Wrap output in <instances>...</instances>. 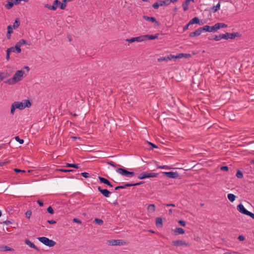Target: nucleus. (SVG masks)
Wrapping results in <instances>:
<instances>
[{
  "instance_id": "69168bd1",
  "label": "nucleus",
  "mask_w": 254,
  "mask_h": 254,
  "mask_svg": "<svg viewBox=\"0 0 254 254\" xmlns=\"http://www.w3.org/2000/svg\"><path fill=\"white\" fill-rule=\"evenodd\" d=\"M245 240V238L242 235H239V241H243Z\"/></svg>"
},
{
  "instance_id": "8fccbe9b",
  "label": "nucleus",
  "mask_w": 254,
  "mask_h": 254,
  "mask_svg": "<svg viewBox=\"0 0 254 254\" xmlns=\"http://www.w3.org/2000/svg\"><path fill=\"white\" fill-rule=\"evenodd\" d=\"M157 168H159V169H170L168 166L167 165H164V166H157Z\"/></svg>"
},
{
  "instance_id": "cd10ccee",
  "label": "nucleus",
  "mask_w": 254,
  "mask_h": 254,
  "mask_svg": "<svg viewBox=\"0 0 254 254\" xmlns=\"http://www.w3.org/2000/svg\"><path fill=\"white\" fill-rule=\"evenodd\" d=\"M147 209L150 212H154L155 211V205L154 204H151L148 205Z\"/></svg>"
},
{
  "instance_id": "13d9d810",
  "label": "nucleus",
  "mask_w": 254,
  "mask_h": 254,
  "mask_svg": "<svg viewBox=\"0 0 254 254\" xmlns=\"http://www.w3.org/2000/svg\"><path fill=\"white\" fill-rule=\"evenodd\" d=\"M220 169L222 170V171H227L228 170V167L227 166H222L220 168Z\"/></svg>"
},
{
  "instance_id": "aec40b11",
  "label": "nucleus",
  "mask_w": 254,
  "mask_h": 254,
  "mask_svg": "<svg viewBox=\"0 0 254 254\" xmlns=\"http://www.w3.org/2000/svg\"><path fill=\"white\" fill-rule=\"evenodd\" d=\"M190 1L194 2V0H186L183 3L182 6L184 11H187L189 9V5Z\"/></svg>"
},
{
  "instance_id": "c9c22d12",
  "label": "nucleus",
  "mask_w": 254,
  "mask_h": 254,
  "mask_svg": "<svg viewBox=\"0 0 254 254\" xmlns=\"http://www.w3.org/2000/svg\"><path fill=\"white\" fill-rule=\"evenodd\" d=\"M174 231L178 234H183L185 233V231L182 228H177Z\"/></svg>"
},
{
  "instance_id": "f8f14e48",
  "label": "nucleus",
  "mask_w": 254,
  "mask_h": 254,
  "mask_svg": "<svg viewBox=\"0 0 254 254\" xmlns=\"http://www.w3.org/2000/svg\"><path fill=\"white\" fill-rule=\"evenodd\" d=\"M174 55H172L171 54V55H168L167 57H160V58H158L157 60L159 62H163V61L167 62L168 61H171V60L174 59Z\"/></svg>"
},
{
  "instance_id": "20e7f679",
  "label": "nucleus",
  "mask_w": 254,
  "mask_h": 254,
  "mask_svg": "<svg viewBox=\"0 0 254 254\" xmlns=\"http://www.w3.org/2000/svg\"><path fill=\"white\" fill-rule=\"evenodd\" d=\"M116 172L123 176L128 178L132 177L134 175V172L128 171L127 170L122 168L117 169L116 170Z\"/></svg>"
},
{
  "instance_id": "5701e85b",
  "label": "nucleus",
  "mask_w": 254,
  "mask_h": 254,
  "mask_svg": "<svg viewBox=\"0 0 254 254\" xmlns=\"http://www.w3.org/2000/svg\"><path fill=\"white\" fill-rule=\"evenodd\" d=\"M9 76V74L7 71H3L0 73V81Z\"/></svg>"
},
{
  "instance_id": "4be33fe9",
  "label": "nucleus",
  "mask_w": 254,
  "mask_h": 254,
  "mask_svg": "<svg viewBox=\"0 0 254 254\" xmlns=\"http://www.w3.org/2000/svg\"><path fill=\"white\" fill-rule=\"evenodd\" d=\"M159 34H156L154 35H145V40H154L158 38Z\"/></svg>"
},
{
  "instance_id": "f03ea898",
  "label": "nucleus",
  "mask_w": 254,
  "mask_h": 254,
  "mask_svg": "<svg viewBox=\"0 0 254 254\" xmlns=\"http://www.w3.org/2000/svg\"><path fill=\"white\" fill-rule=\"evenodd\" d=\"M13 104L16 109L19 110H23L26 107L28 108L31 105V102L28 100H24L21 102H14Z\"/></svg>"
},
{
  "instance_id": "09e8293b",
  "label": "nucleus",
  "mask_w": 254,
  "mask_h": 254,
  "mask_svg": "<svg viewBox=\"0 0 254 254\" xmlns=\"http://www.w3.org/2000/svg\"><path fill=\"white\" fill-rule=\"evenodd\" d=\"M47 211L48 213L50 214H53L54 213V210L53 208L51 206H49L47 208Z\"/></svg>"
},
{
  "instance_id": "6e6552de",
  "label": "nucleus",
  "mask_w": 254,
  "mask_h": 254,
  "mask_svg": "<svg viewBox=\"0 0 254 254\" xmlns=\"http://www.w3.org/2000/svg\"><path fill=\"white\" fill-rule=\"evenodd\" d=\"M202 28V30H203V31L205 32H215L217 31V29H216V24L212 26L205 25Z\"/></svg>"
},
{
  "instance_id": "c85d7f7f",
  "label": "nucleus",
  "mask_w": 254,
  "mask_h": 254,
  "mask_svg": "<svg viewBox=\"0 0 254 254\" xmlns=\"http://www.w3.org/2000/svg\"><path fill=\"white\" fill-rule=\"evenodd\" d=\"M27 42L24 39L20 40L18 42L16 43V44L20 48L21 47L25 44H27Z\"/></svg>"
},
{
  "instance_id": "6e6d98bb",
  "label": "nucleus",
  "mask_w": 254,
  "mask_h": 254,
  "mask_svg": "<svg viewBox=\"0 0 254 254\" xmlns=\"http://www.w3.org/2000/svg\"><path fill=\"white\" fill-rule=\"evenodd\" d=\"M59 171L63 172H73V170H67V169H61L59 170Z\"/></svg>"
},
{
  "instance_id": "7c9ffc66",
  "label": "nucleus",
  "mask_w": 254,
  "mask_h": 254,
  "mask_svg": "<svg viewBox=\"0 0 254 254\" xmlns=\"http://www.w3.org/2000/svg\"><path fill=\"white\" fill-rule=\"evenodd\" d=\"M158 1L161 6H167L170 4L168 0H158Z\"/></svg>"
},
{
  "instance_id": "dca6fc26",
  "label": "nucleus",
  "mask_w": 254,
  "mask_h": 254,
  "mask_svg": "<svg viewBox=\"0 0 254 254\" xmlns=\"http://www.w3.org/2000/svg\"><path fill=\"white\" fill-rule=\"evenodd\" d=\"M98 190L105 197H108L111 193L110 191L106 189H102L100 187L98 188Z\"/></svg>"
},
{
  "instance_id": "393cba45",
  "label": "nucleus",
  "mask_w": 254,
  "mask_h": 254,
  "mask_svg": "<svg viewBox=\"0 0 254 254\" xmlns=\"http://www.w3.org/2000/svg\"><path fill=\"white\" fill-rule=\"evenodd\" d=\"M25 243L27 245L29 246L30 248L37 250V248L36 247V246L33 243H32L30 240H29L28 239L25 240Z\"/></svg>"
},
{
  "instance_id": "a18cd8bd",
  "label": "nucleus",
  "mask_w": 254,
  "mask_h": 254,
  "mask_svg": "<svg viewBox=\"0 0 254 254\" xmlns=\"http://www.w3.org/2000/svg\"><path fill=\"white\" fill-rule=\"evenodd\" d=\"M7 33H8V34H11L13 33V29L12 27L10 25H8L7 26Z\"/></svg>"
},
{
  "instance_id": "412c9836",
  "label": "nucleus",
  "mask_w": 254,
  "mask_h": 254,
  "mask_svg": "<svg viewBox=\"0 0 254 254\" xmlns=\"http://www.w3.org/2000/svg\"><path fill=\"white\" fill-rule=\"evenodd\" d=\"M223 38H225V36H223V34H220L219 35H214L212 36L211 38H210L209 39L214 40L216 41H218L223 39Z\"/></svg>"
},
{
  "instance_id": "603ef678",
  "label": "nucleus",
  "mask_w": 254,
  "mask_h": 254,
  "mask_svg": "<svg viewBox=\"0 0 254 254\" xmlns=\"http://www.w3.org/2000/svg\"><path fill=\"white\" fill-rule=\"evenodd\" d=\"M81 175L85 178H87L88 177H89V173H87V172H83V173H81Z\"/></svg>"
},
{
  "instance_id": "774afa93",
  "label": "nucleus",
  "mask_w": 254,
  "mask_h": 254,
  "mask_svg": "<svg viewBox=\"0 0 254 254\" xmlns=\"http://www.w3.org/2000/svg\"><path fill=\"white\" fill-rule=\"evenodd\" d=\"M6 37L7 39H10L11 38V34H8V33H7Z\"/></svg>"
},
{
  "instance_id": "e433bc0d",
  "label": "nucleus",
  "mask_w": 254,
  "mask_h": 254,
  "mask_svg": "<svg viewBox=\"0 0 254 254\" xmlns=\"http://www.w3.org/2000/svg\"><path fill=\"white\" fill-rule=\"evenodd\" d=\"M220 4L219 2L218 3H217L216 4V5L213 6L212 7L211 9L213 12H215L220 9Z\"/></svg>"
},
{
  "instance_id": "0eeeda50",
  "label": "nucleus",
  "mask_w": 254,
  "mask_h": 254,
  "mask_svg": "<svg viewBox=\"0 0 254 254\" xmlns=\"http://www.w3.org/2000/svg\"><path fill=\"white\" fill-rule=\"evenodd\" d=\"M59 4H60V1L59 0H55L53 2L52 5L49 4H46L45 5V7L50 10H56L57 9Z\"/></svg>"
},
{
  "instance_id": "e2e57ef3",
  "label": "nucleus",
  "mask_w": 254,
  "mask_h": 254,
  "mask_svg": "<svg viewBox=\"0 0 254 254\" xmlns=\"http://www.w3.org/2000/svg\"><path fill=\"white\" fill-rule=\"evenodd\" d=\"M243 177V173L239 170V179H241Z\"/></svg>"
},
{
  "instance_id": "f257e3e1",
  "label": "nucleus",
  "mask_w": 254,
  "mask_h": 254,
  "mask_svg": "<svg viewBox=\"0 0 254 254\" xmlns=\"http://www.w3.org/2000/svg\"><path fill=\"white\" fill-rule=\"evenodd\" d=\"M26 76V74L23 70H17L12 78L7 79L4 82L8 85H14L20 82Z\"/></svg>"
},
{
  "instance_id": "473e14b6",
  "label": "nucleus",
  "mask_w": 254,
  "mask_h": 254,
  "mask_svg": "<svg viewBox=\"0 0 254 254\" xmlns=\"http://www.w3.org/2000/svg\"><path fill=\"white\" fill-rule=\"evenodd\" d=\"M216 26V29L217 30L220 29L221 28H225L227 27V25L223 23H217L215 24Z\"/></svg>"
},
{
  "instance_id": "49530a36",
  "label": "nucleus",
  "mask_w": 254,
  "mask_h": 254,
  "mask_svg": "<svg viewBox=\"0 0 254 254\" xmlns=\"http://www.w3.org/2000/svg\"><path fill=\"white\" fill-rule=\"evenodd\" d=\"M16 108H15V106L12 103L11 106L10 113L11 114H14Z\"/></svg>"
},
{
  "instance_id": "a878e982",
  "label": "nucleus",
  "mask_w": 254,
  "mask_h": 254,
  "mask_svg": "<svg viewBox=\"0 0 254 254\" xmlns=\"http://www.w3.org/2000/svg\"><path fill=\"white\" fill-rule=\"evenodd\" d=\"M143 18L145 20H146L147 21H151L152 22H154V23H157V21H156V19L154 17H149V16H143Z\"/></svg>"
},
{
  "instance_id": "1a4fd4ad",
  "label": "nucleus",
  "mask_w": 254,
  "mask_h": 254,
  "mask_svg": "<svg viewBox=\"0 0 254 254\" xmlns=\"http://www.w3.org/2000/svg\"><path fill=\"white\" fill-rule=\"evenodd\" d=\"M172 244H173V245L176 246V247H181V246L187 247V246H190V245L188 243H186L185 241H183L182 240H177V241H173Z\"/></svg>"
},
{
  "instance_id": "37998d69",
  "label": "nucleus",
  "mask_w": 254,
  "mask_h": 254,
  "mask_svg": "<svg viewBox=\"0 0 254 254\" xmlns=\"http://www.w3.org/2000/svg\"><path fill=\"white\" fill-rule=\"evenodd\" d=\"M15 139L20 144H23L24 141L23 139H20L18 136L15 137Z\"/></svg>"
},
{
  "instance_id": "58836bf2",
  "label": "nucleus",
  "mask_w": 254,
  "mask_h": 254,
  "mask_svg": "<svg viewBox=\"0 0 254 254\" xmlns=\"http://www.w3.org/2000/svg\"><path fill=\"white\" fill-rule=\"evenodd\" d=\"M20 22L18 19H16L13 24V27L14 29L17 28L19 26Z\"/></svg>"
},
{
  "instance_id": "c756f323",
  "label": "nucleus",
  "mask_w": 254,
  "mask_h": 254,
  "mask_svg": "<svg viewBox=\"0 0 254 254\" xmlns=\"http://www.w3.org/2000/svg\"><path fill=\"white\" fill-rule=\"evenodd\" d=\"M135 42H140L145 41V35L136 37H135Z\"/></svg>"
},
{
  "instance_id": "4d7b16f0",
  "label": "nucleus",
  "mask_w": 254,
  "mask_h": 254,
  "mask_svg": "<svg viewBox=\"0 0 254 254\" xmlns=\"http://www.w3.org/2000/svg\"><path fill=\"white\" fill-rule=\"evenodd\" d=\"M14 171L16 172V173H20V172H22V173H24V172H25V170H20V169H17V168H15L14 169Z\"/></svg>"
},
{
  "instance_id": "2f4dec72",
  "label": "nucleus",
  "mask_w": 254,
  "mask_h": 254,
  "mask_svg": "<svg viewBox=\"0 0 254 254\" xmlns=\"http://www.w3.org/2000/svg\"><path fill=\"white\" fill-rule=\"evenodd\" d=\"M199 19L198 17H195L193 18L191 20H190V24H198L199 23Z\"/></svg>"
},
{
  "instance_id": "de8ad7c7",
  "label": "nucleus",
  "mask_w": 254,
  "mask_h": 254,
  "mask_svg": "<svg viewBox=\"0 0 254 254\" xmlns=\"http://www.w3.org/2000/svg\"><path fill=\"white\" fill-rule=\"evenodd\" d=\"M159 6H161V5H159V2H155L152 5V7L155 9L159 8Z\"/></svg>"
},
{
  "instance_id": "ddd939ff",
  "label": "nucleus",
  "mask_w": 254,
  "mask_h": 254,
  "mask_svg": "<svg viewBox=\"0 0 254 254\" xmlns=\"http://www.w3.org/2000/svg\"><path fill=\"white\" fill-rule=\"evenodd\" d=\"M163 174L168 178L172 179L177 178L179 176L177 172H163Z\"/></svg>"
},
{
  "instance_id": "39448f33",
  "label": "nucleus",
  "mask_w": 254,
  "mask_h": 254,
  "mask_svg": "<svg viewBox=\"0 0 254 254\" xmlns=\"http://www.w3.org/2000/svg\"><path fill=\"white\" fill-rule=\"evenodd\" d=\"M158 174L155 173H147L143 172L141 173L138 177L139 179H144L148 178H155L157 177Z\"/></svg>"
},
{
  "instance_id": "bf43d9fd",
  "label": "nucleus",
  "mask_w": 254,
  "mask_h": 254,
  "mask_svg": "<svg viewBox=\"0 0 254 254\" xmlns=\"http://www.w3.org/2000/svg\"><path fill=\"white\" fill-rule=\"evenodd\" d=\"M73 222L76 223H78V224H81V221L79 219H77V218H74L73 219Z\"/></svg>"
},
{
  "instance_id": "79ce46f5",
  "label": "nucleus",
  "mask_w": 254,
  "mask_h": 254,
  "mask_svg": "<svg viewBox=\"0 0 254 254\" xmlns=\"http://www.w3.org/2000/svg\"><path fill=\"white\" fill-rule=\"evenodd\" d=\"M32 215V212L31 210H27L26 212H25V216L28 218V219H30L31 216Z\"/></svg>"
},
{
  "instance_id": "72a5a7b5",
  "label": "nucleus",
  "mask_w": 254,
  "mask_h": 254,
  "mask_svg": "<svg viewBox=\"0 0 254 254\" xmlns=\"http://www.w3.org/2000/svg\"><path fill=\"white\" fill-rule=\"evenodd\" d=\"M0 250L3 251H13V249L9 247L5 246L3 247H0Z\"/></svg>"
},
{
  "instance_id": "680f3d73",
  "label": "nucleus",
  "mask_w": 254,
  "mask_h": 254,
  "mask_svg": "<svg viewBox=\"0 0 254 254\" xmlns=\"http://www.w3.org/2000/svg\"><path fill=\"white\" fill-rule=\"evenodd\" d=\"M47 223H48L50 224H54L56 223V221L54 220H48Z\"/></svg>"
},
{
  "instance_id": "2eb2a0df",
  "label": "nucleus",
  "mask_w": 254,
  "mask_h": 254,
  "mask_svg": "<svg viewBox=\"0 0 254 254\" xmlns=\"http://www.w3.org/2000/svg\"><path fill=\"white\" fill-rule=\"evenodd\" d=\"M202 28L200 27V28L197 29L195 31L190 33L189 34V36L190 37H193L195 36H198L200 35L201 34V33L202 32V31H203V30H202Z\"/></svg>"
},
{
  "instance_id": "7ed1b4c3",
  "label": "nucleus",
  "mask_w": 254,
  "mask_h": 254,
  "mask_svg": "<svg viewBox=\"0 0 254 254\" xmlns=\"http://www.w3.org/2000/svg\"><path fill=\"white\" fill-rule=\"evenodd\" d=\"M38 240L45 245L52 247L56 245V242L45 237H38Z\"/></svg>"
},
{
  "instance_id": "bb28decb",
  "label": "nucleus",
  "mask_w": 254,
  "mask_h": 254,
  "mask_svg": "<svg viewBox=\"0 0 254 254\" xmlns=\"http://www.w3.org/2000/svg\"><path fill=\"white\" fill-rule=\"evenodd\" d=\"M156 225L158 227H162L163 226L162 219L160 217H158L156 220Z\"/></svg>"
},
{
  "instance_id": "f3484780",
  "label": "nucleus",
  "mask_w": 254,
  "mask_h": 254,
  "mask_svg": "<svg viewBox=\"0 0 254 254\" xmlns=\"http://www.w3.org/2000/svg\"><path fill=\"white\" fill-rule=\"evenodd\" d=\"M223 34V36H225V38H223V39H226V40H228L229 39H233L236 37H237V35H238L237 33H226L225 34Z\"/></svg>"
},
{
  "instance_id": "4c0bfd02",
  "label": "nucleus",
  "mask_w": 254,
  "mask_h": 254,
  "mask_svg": "<svg viewBox=\"0 0 254 254\" xmlns=\"http://www.w3.org/2000/svg\"><path fill=\"white\" fill-rule=\"evenodd\" d=\"M65 166L67 167H73L76 169H78L79 168L78 164L71 163H66Z\"/></svg>"
},
{
  "instance_id": "052dcab7",
  "label": "nucleus",
  "mask_w": 254,
  "mask_h": 254,
  "mask_svg": "<svg viewBox=\"0 0 254 254\" xmlns=\"http://www.w3.org/2000/svg\"><path fill=\"white\" fill-rule=\"evenodd\" d=\"M191 25L190 24V22L186 25H185L184 28H183V30L184 31H186L187 30L188 28H189V26Z\"/></svg>"
},
{
  "instance_id": "338daca9",
  "label": "nucleus",
  "mask_w": 254,
  "mask_h": 254,
  "mask_svg": "<svg viewBox=\"0 0 254 254\" xmlns=\"http://www.w3.org/2000/svg\"><path fill=\"white\" fill-rule=\"evenodd\" d=\"M166 205L167 206H172V207L176 206L175 204H174V203H167V204H166Z\"/></svg>"
},
{
  "instance_id": "9b49d317",
  "label": "nucleus",
  "mask_w": 254,
  "mask_h": 254,
  "mask_svg": "<svg viewBox=\"0 0 254 254\" xmlns=\"http://www.w3.org/2000/svg\"><path fill=\"white\" fill-rule=\"evenodd\" d=\"M142 184V182H139V183H135V184L127 183V184H125L124 186H119L116 187L115 188V190H118L119 189H126L127 187L135 186L139 185Z\"/></svg>"
},
{
  "instance_id": "b1692460",
  "label": "nucleus",
  "mask_w": 254,
  "mask_h": 254,
  "mask_svg": "<svg viewBox=\"0 0 254 254\" xmlns=\"http://www.w3.org/2000/svg\"><path fill=\"white\" fill-rule=\"evenodd\" d=\"M14 4H15L14 0H9L5 4V7L6 9H9L12 7Z\"/></svg>"
},
{
  "instance_id": "0e129e2a",
  "label": "nucleus",
  "mask_w": 254,
  "mask_h": 254,
  "mask_svg": "<svg viewBox=\"0 0 254 254\" xmlns=\"http://www.w3.org/2000/svg\"><path fill=\"white\" fill-rule=\"evenodd\" d=\"M37 202L39 204V206H43V203L42 201H41L40 200H38L37 201Z\"/></svg>"
},
{
  "instance_id": "a19ab883",
  "label": "nucleus",
  "mask_w": 254,
  "mask_h": 254,
  "mask_svg": "<svg viewBox=\"0 0 254 254\" xmlns=\"http://www.w3.org/2000/svg\"><path fill=\"white\" fill-rule=\"evenodd\" d=\"M107 163L113 167H117L120 166V165L117 164L113 161L108 162H107Z\"/></svg>"
},
{
  "instance_id": "864d4df0",
  "label": "nucleus",
  "mask_w": 254,
  "mask_h": 254,
  "mask_svg": "<svg viewBox=\"0 0 254 254\" xmlns=\"http://www.w3.org/2000/svg\"><path fill=\"white\" fill-rule=\"evenodd\" d=\"M10 52H9L8 50H6V59L7 61H8L10 59Z\"/></svg>"
},
{
  "instance_id": "ea45409f",
  "label": "nucleus",
  "mask_w": 254,
  "mask_h": 254,
  "mask_svg": "<svg viewBox=\"0 0 254 254\" xmlns=\"http://www.w3.org/2000/svg\"><path fill=\"white\" fill-rule=\"evenodd\" d=\"M94 222L98 225H102L103 223V221L102 219L95 218L94 219Z\"/></svg>"
},
{
  "instance_id": "4468645a",
  "label": "nucleus",
  "mask_w": 254,
  "mask_h": 254,
  "mask_svg": "<svg viewBox=\"0 0 254 254\" xmlns=\"http://www.w3.org/2000/svg\"><path fill=\"white\" fill-rule=\"evenodd\" d=\"M8 50L9 52L13 53L15 52L16 53H20L21 52V48H20L16 44H15V46L14 47H12L10 48H9L7 49Z\"/></svg>"
},
{
  "instance_id": "3c124183",
  "label": "nucleus",
  "mask_w": 254,
  "mask_h": 254,
  "mask_svg": "<svg viewBox=\"0 0 254 254\" xmlns=\"http://www.w3.org/2000/svg\"><path fill=\"white\" fill-rule=\"evenodd\" d=\"M126 41L129 42V43H133L135 42V37L131 38L130 39H126Z\"/></svg>"
},
{
  "instance_id": "5fc2aeb1",
  "label": "nucleus",
  "mask_w": 254,
  "mask_h": 254,
  "mask_svg": "<svg viewBox=\"0 0 254 254\" xmlns=\"http://www.w3.org/2000/svg\"><path fill=\"white\" fill-rule=\"evenodd\" d=\"M178 223L182 226H185L186 224V222L184 220H179Z\"/></svg>"
},
{
  "instance_id": "f704fd0d",
  "label": "nucleus",
  "mask_w": 254,
  "mask_h": 254,
  "mask_svg": "<svg viewBox=\"0 0 254 254\" xmlns=\"http://www.w3.org/2000/svg\"><path fill=\"white\" fill-rule=\"evenodd\" d=\"M227 196L229 200L231 202L234 201L236 198V196L232 193H229Z\"/></svg>"
},
{
  "instance_id": "9d476101",
  "label": "nucleus",
  "mask_w": 254,
  "mask_h": 254,
  "mask_svg": "<svg viewBox=\"0 0 254 254\" xmlns=\"http://www.w3.org/2000/svg\"><path fill=\"white\" fill-rule=\"evenodd\" d=\"M108 244L110 246H120L123 245V241L121 240H112L108 241Z\"/></svg>"
},
{
  "instance_id": "c03bdc74",
  "label": "nucleus",
  "mask_w": 254,
  "mask_h": 254,
  "mask_svg": "<svg viewBox=\"0 0 254 254\" xmlns=\"http://www.w3.org/2000/svg\"><path fill=\"white\" fill-rule=\"evenodd\" d=\"M59 6H60L61 9H64L66 7V3L60 2V4H59Z\"/></svg>"
},
{
  "instance_id": "a211bd4d",
  "label": "nucleus",
  "mask_w": 254,
  "mask_h": 254,
  "mask_svg": "<svg viewBox=\"0 0 254 254\" xmlns=\"http://www.w3.org/2000/svg\"><path fill=\"white\" fill-rule=\"evenodd\" d=\"M174 59H181L183 58L188 59V58L191 57V55L190 54L180 53L176 56L174 55Z\"/></svg>"
},
{
  "instance_id": "423d86ee",
  "label": "nucleus",
  "mask_w": 254,
  "mask_h": 254,
  "mask_svg": "<svg viewBox=\"0 0 254 254\" xmlns=\"http://www.w3.org/2000/svg\"><path fill=\"white\" fill-rule=\"evenodd\" d=\"M239 212L244 214L248 215L254 219V214L247 210L242 204H239Z\"/></svg>"
},
{
  "instance_id": "6ab92c4d",
  "label": "nucleus",
  "mask_w": 254,
  "mask_h": 254,
  "mask_svg": "<svg viewBox=\"0 0 254 254\" xmlns=\"http://www.w3.org/2000/svg\"><path fill=\"white\" fill-rule=\"evenodd\" d=\"M98 178L101 183L106 184L111 187H113V185L111 184V183L107 179L104 178L102 177H100V176L98 177Z\"/></svg>"
}]
</instances>
